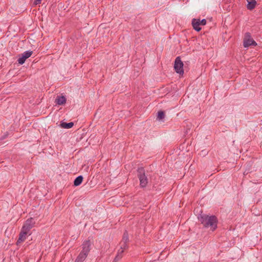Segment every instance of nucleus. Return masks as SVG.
I'll return each instance as SVG.
<instances>
[{
	"label": "nucleus",
	"mask_w": 262,
	"mask_h": 262,
	"mask_svg": "<svg viewBox=\"0 0 262 262\" xmlns=\"http://www.w3.org/2000/svg\"><path fill=\"white\" fill-rule=\"evenodd\" d=\"M137 171V177L140 181V186L141 188H145L148 183V180L147 176L145 174V170L144 167H138Z\"/></svg>",
	"instance_id": "obj_2"
},
{
	"label": "nucleus",
	"mask_w": 262,
	"mask_h": 262,
	"mask_svg": "<svg viewBox=\"0 0 262 262\" xmlns=\"http://www.w3.org/2000/svg\"><path fill=\"white\" fill-rule=\"evenodd\" d=\"M248 3L247 5V8L249 10H252L256 6V2L255 0H247Z\"/></svg>",
	"instance_id": "obj_11"
},
{
	"label": "nucleus",
	"mask_w": 262,
	"mask_h": 262,
	"mask_svg": "<svg viewBox=\"0 0 262 262\" xmlns=\"http://www.w3.org/2000/svg\"><path fill=\"white\" fill-rule=\"evenodd\" d=\"M83 178L82 176H79L74 181V186H79L83 181Z\"/></svg>",
	"instance_id": "obj_13"
},
{
	"label": "nucleus",
	"mask_w": 262,
	"mask_h": 262,
	"mask_svg": "<svg viewBox=\"0 0 262 262\" xmlns=\"http://www.w3.org/2000/svg\"><path fill=\"white\" fill-rule=\"evenodd\" d=\"M165 117V113L164 111H160L157 114V119L159 120H162Z\"/></svg>",
	"instance_id": "obj_16"
},
{
	"label": "nucleus",
	"mask_w": 262,
	"mask_h": 262,
	"mask_svg": "<svg viewBox=\"0 0 262 262\" xmlns=\"http://www.w3.org/2000/svg\"><path fill=\"white\" fill-rule=\"evenodd\" d=\"M199 21L200 23V25L202 26H204L206 24V20L205 19H203L201 20L199 19Z\"/></svg>",
	"instance_id": "obj_19"
},
{
	"label": "nucleus",
	"mask_w": 262,
	"mask_h": 262,
	"mask_svg": "<svg viewBox=\"0 0 262 262\" xmlns=\"http://www.w3.org/2000/svg\"><path fill=\"white\" fill-rule=\"evenodd\" d=\"M250 37V33L248 32L246 33L244 40V46L245 48L249 47L250 46H255L257 45V43Z\"/></svg>",
	"instance_id": "obj_5"
},
{
	"label": "nucleus",
	"mask_w": 262,
	"mask_h": 262,
	"mask_svg": "<svg viewBox=\"0 0 262 262\" xmlns=\"http://www.w3.org/2000/svg\"><path fill=\"white\" fill-rule=\"evenodd\" d=\"M199 221L205 228H210L212 231L217 228V219L215 215L209 216L205 214H201L198 216Z\"/></svg>",
	"instance_id": "obj_1"
},
{
	"label": "nucleus",
	"mask_w": 262,
	"mask_h": 262,
	"mask_svg": "<svg viewBox=\"0 0 262 262\" xmlns=\"http://www.w3.org/2000/svg\"><path fill=\"white\" fill-rule=\"evenodd\" d=\"M191 24L194 30H195L197 32H199L200 31H201V28L200 27L201 25L199 21V19H192Z\"/></svg>",
	"instance_id": "obj_9"
},
{
	"label": "nucleus",
	"mask_w": 262,
	"mask_h": 262,
	"mask_svg": "<svg viewBox=\"0 0 262 262\" xmlns=\"http://www.w3.org/2000/svg\"><path fill=\"white\" fill-rule=\"evenodd\" d=\"M184 64L180 56L176 57L174 60V69L176 73L182 75L184 73Z\"/></svg>",
	"instance_id": "obj_4"
},
{
	"label": "nucleus",
	"mask_w": 262,
	"mask_h": 262,
	"mask_svg": "<svg viewBox=\"0 0 262 262\" xmlns=\"http://www.w3.org/2000/svg\"><path fill=\"white\" fill-rule=\"evenodd\" d=\"M28 233V232L24 231V230L21 229V231L19 234V237L16 242L17 245H19L25 241Z\"/></svg>",
	"instance_id": "obj_8"
},
{
	"label": "nucleus",
	"mask_w": 262,
	"mask_h": 262,
	"mask_svg": "<svg viewBox=\"0 0 262 262\" xmlns=\"http://www.w3.org/2000/svg\"><path fill=\"white\" fill-rule=\"evenodd\" d=\"M41 1H42V0H35L34 2H33V5L34 6H35L37 5H39V4H41Z\"/></svg>",
	"instance_id": "obj_18"
},
{
	"label": "nucleus",
	"mask_w": 262,
	"mask_h": 262,
	"mask_svg": "<svg viewBox=\"0 0 262 262\" xmlns=\"http://www.w3.org/2000/svg\"><path fill=\"white\" fill-rule=\"evenodd\" d=\"M34 224L35 222L34 219L30 217L27 220L21 229H23L24 231H26L29 233L30 230L33 227Z\"/></svg>",
	"instance_id": "obj_6"
},
{
	"label": "nucleus",
	"mask_w": 262,
	"mask_h": 262,
	"mask_svg": "<svg viewBox=\"0 0 262 262\" xmlns=\"http://www.w3.org/2000/svg\"><path fill=\"white\" fill-rule=\"evenodd\" d=\"M33 54L32 51H27L24 52L21 55H19V58L17 59L18 63L20 64H23L25 63L26 60L30 57Z\"/></svg>",
	"instance_id": "obj_7"
},
{
	"label": "nucleus",
	"mask_w": 262,
	"mask_h": 262,
	"mask_svg": "<svg viewBox=\"0 0 262 262\" xmlns=\"http://www.w3.org/2000/svg\"><path fill=\"white\" fill-rule=\"evenodd\" d=\"M8 136V134L7 133L6 134H5L4 135H3L1 138H0V140L2 141L4 139H5Z\"/></svg>",
	"instance_id": "obj_21"
},
{
	"label": "nucleus",
	"mask_w": 262,
	"mask_h": 262,
	"mask_svg": "<svg viewBox=\"0 0 262 262\" xmlns=\"http://www.w3.org/2000/svg\"><path fill=\"white\" fill-rule=\"evenodd\" d=\"M84 260V259L77 256L75 260V262H83Z\"/></svg>",
	"instance_id": "obj_20"
},
{
	"label": "nucleus",
	"mask_w": 262,
	"mask_h": 262,
	"mask_svg": "<svg viewBox=\"0 0 262 262\" xmlns=\"http://www.w3.org/2000/svg\"><path fill=\"white\" fill-rule=\"evenodd\" d=\"M122 253H121V251H120V250H119L117 255L115 256L114 259V262H117L119 259H120L122 257Z\"/></svg>",
	"instance_id": "obj_17"
},
{
	"label": "nucleus",
	"mask_w": 262,
	"mask_h": 262,
	"mask_svg": "<svg viewBox=\"0 0 262 262\" xmlns=\"http://www.w3.org/2000/svg\"><path fill=\"white\" fill-rule=\"evenodd\" d=\"M66 98L63 96H58L55 99V103L58 105H63L66 102Z\"/></svg>",
	"instance_id": "obj_10"
},
{
	"label": "nucleus",
	"mask_w": 262,
	"mask_h": 262,
	"mask_svg": "<svg viewBox=\"0 0 262 262\" xmlns=\"http://www.w3.org/2000/svg\"><path fill=\"white\" fill-rule=\"evenodd\" d=\"M120 251H121V253H122L124 252V250L128 248L127 243H124L123 242H121L120 243Z\"/></svg>",
	"instance_id": "obj_15"
},
{
	"label": "nucleus",
	"mask_w": 262,
	"mask_h": 262,
	"mask_svg": "<svg viewBox=\"0 0 262 262\" xmlns=\"http://www.w3.org/2000/svg\"><path fill=\"white\" fill-rule=\"evenodd\" d=\"M60 126L63 128H71L74 126V123L72 122L67 123L63 121L60 122Z\"/></svg>",
	"instance_id": "obj_12"
},
{
	"label": "nucleus",
	"mask_w": 262,
	"mask_h": 262,
	"mask_svg": "<svg viewBox=\"0 0 262 262\" xmlns=\"http://www.w3.org/2000/svg\"><path fill=\"white\" fill-rule=\"evenodd\" d=\"M129 241V237H128V234L126 230H125L122 236V239L121 242H123L124 243H128Z\"/></svg>",
	"instance_id": "obj_14"
},
{
	"label": "nucleus",
	"mask_w": 262,
	"mask_h": 262,
	"mask_svg": "<svg viewBox=\"0 0 262 262\" xmlns=\"http://www.w3.org/2000/svg\"><path fill=\"white\" fill-rule=\"evenodd\" d=\"M91 242L89 240L85 241L82 245V250L78 255V257L85 259L91 250Z\"/></svg>",
	"instance_id": "obj_3"
}]
</instances>
